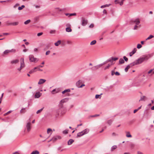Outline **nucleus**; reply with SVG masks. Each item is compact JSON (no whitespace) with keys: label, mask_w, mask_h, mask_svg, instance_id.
Instances as JSON below:
<instances>
[{"label":"nucleus","mask_w":154,"mask_h":154,"mask_svg":"<svg viewBox=\"0 0 154 154\" xmlns=\"http://www.w3.org/2000/svg\"><path fill=\"white\" fill-rule=\"evenodd\" d=\"M64 91H65V93L67 92H69L71 91L69 89H65L64 90Z\"/></svg>","instance_id":"nucleus-46"},{"label":"nucleus","mask_w":154,"mask_h":154,"mask_svg":"<svg viewBox=\"0 0 154 154\" xmlns=\"http://www.w3.org/2000/svg\"><path fill=\"white\" fill-rule=\"evenodd\" d=\"M20 67L17 69V70L19 71H20L21 69L25 66L24 63V59L23 58H22L20 59Z\"/></svg>","instance_id":"nucleus-5"},{"label":"nucleus","mask_w":154,"mask_h":154,"mask_svg":"<svg viewBox=\"0 0 154 154\" xmlns=\"http://www.w3.org/2000/svg\"><path fill=\"white\" fill-rule=\"evenodd\" d=\"M94 24L93 23H92L91 24V25L89 26V27L90 28H92L94 27Z\"/></svg>","instance_id":"nucleus-55"},{"label":"nucleus","mask_w":154,"mask_h":154,"mask_svg":"<svg viewBox=\"0 0 154 154\" xmlns=\"http://www.w3.org/2000/svg\"><path fill=\"white\" fill-rule=\"evenodd\" d=\"M140 26V25L139 26H137V25H136L134 27V29L136 30L138 28H139Z\"/></svg>","instance_id":"nucleus-43"},{"label":"nucleus","mask_w":154,"mask_h":154,"mask_svg":"<svg viewBox=\"0 0 154 154\" xmlns=\"http://www.w3.org/2000/svg\"><path fill=\"white\" fill-rule=\"evenodd\" d=\"M12 111V110H10V111H8V112H7L6 113H5L4 114V116H5L6 115L8 114L11 113Z\"/></svg>","instance_id":"nucleus-45"},{"label":"nucleus","mask_w":154,"mask_h":154,"mask_svg":"<svg viewBox=\"0 0 154 154\" xmlns=\"http://www.w3.org/2000/svg\"><path fill=\"white\" fill-rule=\"evenodd\" d=\"M145 98H146L145 96H143L141 97L140 99L139 100V101H140L145 100Z\"/></svg>","instance_id":"nucleus-37"},{"label":"nucleus","mask_w":154,"mask_h":154,"mask_svg":"<svg viewBox=\"0 0 154 154\" xmlns=\"http://www.w3.org/2000/svg\"><path fill=\"white\" fill-rule=\"evenodd\" d=\"M50 51H47L46 53V55H48L50 53Z\"/></svg>","instance_id":"nucleus-56"},{"label":"nucleus","mask_w":154,"mask_h":154,"mask_svg":"<svg viewBox=\"0 0 154 154\" xmlns=\"http://www.w3.org/2000/svg\"><path fill=\"white\" fill-rule=\"evenodd\" d=\"M43 108H42V109L38 110L36 112V113L38 114V113L41 112L43 110Z\"/></svg>","instance_id":"nucleus-42"},{"label":"nucleus","mask_w":154,"mask_h":154,"mask_svg":"<svg viewBox=\"0 0 154 154\" xmlns=\"http://www.w3.org/2000/svg\"><path fill=\"white\" fill-rule=\"evenodd\" d=\"M12 154H20V153L18 151H16L14 152Z\"/></svg>","instance_id":"nucleus-58"},{"label":"nucleus","mask_w":154,"mask_h":154,"mask_svg":"<svg viewBox=\"0 0 154 154\" xmlns=\"http://www.w3.org/2000/svg\"><path fill=\"white\" fill-rule=\"evenodd\" d=\"M25 7L24 5H22L21 7H19L18 8V9L19 10H22L23 8H24Z\"/></svg>","instance_id":"nucleus-36"},{"label":"nucleus","mask_w":154,"mask_h":154,"mask_svg":"<svg viewBox=\"0 0 154 154\" xmlns=\"http://www.w3.org/2000/svg\"><path fill=\"white\" fill-rule=\"evenodd\" d=\"M123 59L126 62H127L128 61V58L125 56L123 57Z\"/></svg>","instance_id":"nucleus-47"},{"label":"nucleus","mask_w":154,"mask_h":154,"mask_svg":"<svg viewBox=\"0 0 154 154\" xmlns=\"http://www.w3.org/2000/svg\"><path fill=\"white\" fill-rule=\"evenodd\" d=\"M103 14H106L107 11L106 10L104 9L103 11Z\"/></svg>","instance_id":"nucleus-62"},{"label":"nucleus","mask_w":154,"mask_h":154,"mask_svg":"<svg viewBox=\"0 0 154 154\" xmlns=\"http://www.w3.org/2000/svg\"><path fill=\"white\" fill-rule=\"evenodd\" d=\"M117 148L116 145H114L112 146L111 149V151H112L116 149Z\"/></svg>","instance_id":"nucleus-27"},{"label":"nucleus","mask_w":154,"mask_h":154,"mask_svg":"<svg viewBox=\"0 0 154 154\" xmlns=\"http://www.w3.org/2000/svg\"><path fill=\"white\" fill-rule=\"evenodd\" d=\"M26 109L25 108H23L20 111V113H24L26 112L25 110Z\"/></svg>","instance_id":"nucleus-35"},{"label":"nucleus","mask_w":154,"mask_h":154,"mask_svg":"<svg viewBox=\"0 0 154 154\" xmlns=\"http://www.w3.org/2000/svg\"><path fill=\"white\" fill-rule=\"evenodd\" d=\"M19 5V4H17L14 6V8H16L17 6H18Z\"/></svg>","instance_id":"nucleus-64"},{"label":"nucleus","mask_w":154,"mask_h":154,"mask_svg":"<svg viewBox=\"0 0 154 154\" xmlns=\"http://www.w3.org/2000/svg\"><path fill=\"white\" fill-rule=\"evenodd\" d=\"M7 26L12 25V23L10 22L9 21H7L5 22Z\"/></svg>","instance_id":"nucleus-32"},{"label":"nucleus","mask_w":154,"mask_h":154,"mask_svg":"<svg viewBox=\"0 0 154 154\" xmlns=\"http://www.w3.org/2000/svg\"><path fill=\"white\" fill-rule=\"evenodd\" d=\"M60 91V89L59 88H56L51 91V93L52 94H54L58 93Z\"/></svg>","instance_id":"nucleus-7"},{"label":"nucleus","mask_w":154,"mask_h":154,"mask_svg":"<svg viewBox=\"0 0 154 154\" xmlns=\"http://www.w3.org/2000/svg\"><path fill=\"white\" fill-rule=\"evenodd\" d=\"M18 62L19 60H18L16 59L11 61V64H16L18 63Z\"/></svg>","instance_id":"nucleus-22"},{"label":"nucleus","mask_w":154,"mask_h":154,"mask_svg":"<svg viewBox=\"0 0 154 154\" xmlns=\"http://www.w3.org/2000/svg\"><path fill=\"white\" fill-rule=\"evenodd\" d=\"M126 136L128 137H132L131 135L130 134V132H126Z\"/></svg>","instance_id":"nucleus-25"},{"label":"nucleus","mask_w":154,"mask_h":154,"mask_svg":"<svg viewBox=\"0 0 154 154\" xmlns=\"http://www.w3.org/2000/svg\"><path fill=\"white\" fill-rule=\"evenodd\" d=\"M69 100V98H66L62 99L60 102V104L63 106V104L67 102Z\"/></svg>","instance_id":"nucleus-8"},{"label":"nucleus","mask_w":154,"mask_h":154,"mask_svg":"<svg viewBox=\"0 0 154 154\" xmlns=\"http://www.w3.org/2000/svg\"><path fill=\"white\" fill-rule=\"evenodd\" d=\"M43 33L42 32H40L38 33L37 34V36H39L40 35H42V34Z\"/></svg>","instance_id":"nucleus-57"},{"label":"nucleus","mask_w":154,"mask_h":154,"mask_svg":"<svg viewBox=\"0 0 154 154\" xmlns=\"http://www.w3.org/2000/svg\"><path fill=\"white\" fill-rule=\"evenodd\" d=\"M153 56V54H146L142 56L138 59L128 65L125 68V71L127 72L128 69L131 67L136 65L141 64L145 61L149 59L152 57Z\"/></svg>","instance_id":"nucleus-1"},{"label":"nucleus","mask_w":154,"mask_h":154,"mask_svg":"<svg viewBox=\"0 0 154 154\" xmlns=\"http://www.w3.org/2000/svg\"><path fill=\"white\" fill-rule=\"evenodd\" d=\"M121 0V1L120 2H119V3L120 5H122L123 4V2H124V0Z\"/></svg>","instance_id":"nucleus-50"},{"label":"nucleus","mask_w":154,"mask_h":154,"mask_svg":"<svg viewBox=\"0 0 154 154\" xmlns=\"http://www.w3.org/2000/svg\"><path fill=\"white\" fill-rule=\"evenodd\" d=\"M114 74H115V72L114 71H112L111 72V75H113Z\"/></svg>","instance_id":"nucleus-63"},{"label":"nucleus","mask_w":154,"mask_h":154,"mask_svg":"<svg viewBox=\"0 0 154 154\" xmlns=\"http://www.w3.org/2000/svg\"><path fill=\"white\" fill-rule=\"evenodd\" d=\"M28 121L26 124V129L28 132H29L31 129V124L30 122L31 120L30 119H29Z\"/></svg>","instance_id":"nucleus-4"},{"label":"nucleus","mask_w":154,"mask_h":154,"mask_svg":"<svg viewBox=\"0 0 154 154\" xmlns=\"http://www.w3.org/2000/svg\"><path fill=\"white\" fill-rule=\"evenodd\" d=\"M66 31L68 32H71L72 31V29H71L70 27H67L66 28Z\"/></svg>","instance_id":"nucleus-28"},{"label":"nucleus","mask_w":154,"mask_h":154,"mask_svg":"<svg viewBox=\"0 0 154 154\" xmlns=\"http://www.w3.org/2000/svg\"><path fill=\"white\" fill-rule=\"evenodd\" d=\"M153 37H154V36L153 35H150L148 38H147L146 39V40H149V39L153 38Z\"/></svg>","instance_id":"nucleus-33"},{"label":"nucleus","mask_w":154,"mask_h":154,"mask_svg":"<svg viewBox=\"0 0 154 154\" xmlns=\"http://www.w3.org/2000/svg\"><path fill=\"white\" fill-rule=\"evenodd\" d=\"M76 15V13H72V14H69V16H75V15Z\"/></svg>","instance_id":"nucleus-54"},{"label":"nucleus","mask_w":154,"mask_h":154,"mask_svg":"<svg viewBox=\"0 0 154 154\" xmlns=\"http://www.w3.org/2000/svg\"><path fill=\"white\" fill-rule=\"evenodd\" d=\"M74 106V105L73 104H72L70 105L69 106V108H68L70 110V109H71L73 108V107Z\"/></svg>","instance_id":"nucleus-40"},{"label":"nucleus","mask_w":154,"mask_h":154,"mask_svg":"<svg viewBox=\"0 0 154 154\" xmlns=\"http://www.w3.org/2000/svg\"><path fill=\"white\" fill-rule=\"evenodd\" d=\"M42 95V93H40L39 92H38L35 93V98H38Z\"/></svg>","instance_id":"nucleus-13"},{"label":"nucleus","mask_w":154,"mask_h":154,"mask_svg":"<svg viewBox=\"0 0 154 154\" xmlns=\"http://www.w3.org/2000/svg\"><path fill=\"white\" fill-rule=\"evenodd\" d=\"M113 136H116L118 135V134L115 132H113L112 134Z\"/></svg>","instance_id":"nucleus-48"},{"label":"nucleus","mask_w":154,"mask_h":154,"mask_svg":"<svg viewBox=\"0 0 154 154\" xmlns=\"http://www.w3.org/2000/svg\"><path fill=\"white\" fill-rule=\"evenodd\" d=\"M110 5V4H106L105 5L101 6L100 8H105V7H108Z\"/></svg>","instance_id":"nucleus-31"},{"label":"nucleus","mask_w":154,"mask_h":154,"mask_svg":"<svg viewBox=\"0 0 154 154\" xmlns=\"http://www.w3.org/2000/svg\"><path fill=\"white\" fill-rule=\"evenodd\" d=\"M110 66V65L109 64L108 65L106 66V67H105V68H104V69L105 70H106V69H108L109 67Z\"/></svg>","instance_id":"nucleus-52"},{"label":"nucleus","mask_w":154,"mask_h":154,"mask_svg":"<svg viewBox=\"0 0 154 154\" xmlns=\"http://www.w3.org/2000/svg\"><path fill=\"white\" fill-rule=\"evenodd\" d=\"M16 52V50L15 49H12L11 50H5L3 52L4 54H7L10 53H15Z\"/></svg>","instance_id":"nucleus-6"},{"label":"nucleus","mask_w":154,"mask_h":154,"mask_svg":"<svg viewBox=\"0 0 154 154\" xmlns=\"http://www.w3.org/2000/svg\"><path fill=\"white\" fill-rule=\"evenodd\" d=\"M55 9H56L58 10H59V11H63V9H60L59 8H56Z\"/></svg>","instance_id":"nucleus-53"},{"label":"nucleus","mask_w":154,"mask_h":154,"mask_svg":"<svg viewBox=\"0 0 154 154\" xmlns=\"http://www.w3.org/2000/svg\"><path fill=\"white\" fill-rule=\"evenodd\" d=\"M96 43V41L95 40H93L90 43L91 45H93L95 44Z\"/></svg>","instance_id":"nucleus-38"},{"label":"nucleus","mask_w":154,"mask_h":154,"mask_svg":"<svg viewBox=\"0 0 154 154\" xmlns=\"http://www.w3.org/2000/svg\"><path fill=\"white\" fill-rule=\"evenodd\" d=\"M101 67V65L99 64L97 66L93 67L92 68V69L93 70H95Z\"/></svg>","instance_id":"nucleus-14"},{"label":"nucleus","mask_w":154,"mask_h":154,"mask_svg":"<svg viewBox=\"0 0 154 154\" xmlns=\"http://www.w3.org/2000/svg\"><path fill=\"white\" fill-rule=\"evenodd\" d=\"M38 51V49L37 48H35L34 49V52H37Z\"/></svg>","instance_id":"nucleus-60"},{"label":"nucleus","mask_w":154,"mask_h":154,"mask_svg":"<svg viewBox=\"0 0 154 154\" xmlns=\"http://www.w3.org/2000/svg\"><path fill=\"white\" fill-rule=\"evenodd\" d=\"M82 25L83 26H85L87 24L88 21L86 20H85L84 18H82Z\"/></svg>","instance_id":"nucleus-11"},{"label":"nucleus","mask_w":154,"mask_h":154,"mask_svg":"<svg viewBox=\"0 0 154 154\" xmlns=\"http://www.w3.org/2000/svg\"><path fill=\"white\" fill-rule=\"evenodd\" d=\"M29 61L31 62H33L34 63H36L39 60V59L38 58L34 57V56L32 54H30L29 55Z\"/></svg>","instance_id":"nucleus-3"},{"label":"nucleus","mask_w":154,"mask_h":154,"mask_svg":"<svg viewBox=\"0 0 154 154\" xmlns=\"http://www.w3.org/2000/svg\"><path fill=\"white\" fill-rule=\"evenodd\" d=\"M83 135H84V134L82 131L77 133V137H79L82 136Z\"/></svg>","instance_id":"nucleus-19"},{"label":"nucleus","mask_w":154,"mask_h":154,"mask_svg":"<svg viewBox=\"0 0 154 154\" xmlns=\"http://www.w3.org/2000/svg\"><path fill=\"white\" fill-rule=\"evenodd\" d=\"M125 62L124 60L122 58H120L119 61V64H122L124 63Z\"/></svg>","instance_id":"nucleus-29"},{"label":"nucleus","mask_w":154,"mask_h":154,"mask_svg":"<svg viewBox=\"0 0 154 154\" xmlns=\"http://www.w3.org/2000/svg\"><path fill=\"white\" fill-rule=\"evenodd\" d=\"M84 135L88 134L89 131V129L88 128H86L82 131Z\"/></svg>","instance_id":"nucleus-17"},{"label":"nucleus","mask_w":154,"mask_h":154,"mask_svg":"<svg viewBox=\"0 0 154 154\" xmlns=\"http://www.w3.org/2000/svg\"><path fill=\"white\" fill-rule=\"evenodd\" d=\"M115 74L116 75H120V73L118 72H116L115 73Z\"/></svg>","instance_id":"nucleus-59"},{"label":"nucleus","mask_w":154,"mask_h":154,"mask_svg":"<svg viewBox=\"0 0 154 154\" xmlns=\"http://www.w3.org/2000/svg\"><path fill=\"white\" fill-rule=\"evenodd\" d=\"M112 60H114V61H116V60H117L118 59V57H112Z\"/></svg>","instance_id":"nucleus-51"},{"label":"nucleus","mask_w":154,"mask_h":154,"mask_svg":"<svg viewBox=\"0 0 154 154\" xmlns=\"http://www.w3.org/2000/svg\"><path fill=\"white\" fill-rule=\"evenodd\" d=\"M137 49L136 48H134L132 51L130 52L129 53V55L130 57L132 56L136 51Z\"/></svg>","instance_id":"nucleus-15"},{"label":"nucleus","mask_w":154,"mask_h":154,"mask_svg":"<svg viewBox=\"0 0 154 154\" xmlns=\"http://www.w3.org/2000/svg\"><path fill=\"white\" fill-rule=\"evenodd\" d=\"M30 22V20H26V21H25L24 22V24L26 25V24H27L28 23H29Z\"/></svg>","instance_id":"nucleus-39"},{"label":"nucleus","mask_w":154,"mask_h":154,"mask_svg":"<svg viewBox=\"0 0 154 154\" xmlns=\"http://www.w3.org/2000/svg\"><path fill=\"white\" fill-rule=\"evenodd\" d=\"M74 142V140L72 139H70L68 142V144L69 145H71Z\"/></svg>","instance_id":"nucleus-21"},{"label":"nucleus","mask_w":154,"mask_h":154,"mask_svg":"<svg viewBox=\"0 0 154 154\" xmlns=\"http://www.w3.org/2000/svg\"><path fill=\"white\" fill-rule=\"evenodd\" d=\"M63 133L64 134H67L68 133V130H65L63 131Z\"/></svg>","instance_id":"nucleus-49"},{"label":"nucleus","mask_w":154,"mask_h":154,"mask_svg":"<svg viewBox=\"0 0 154 154\" xmlns=\"http://www.w3.org/2000/svg\"><path fill=\"white\" fill-rule=\"evenodd\" d=\"M85 86V85L84 84H82L79 86V88H82L84 86Z\"/></svg>","instance_id":"nucleus-61"},{"label":"nucleus","mask_w":154,"mask_h":154,"mask_svg":"<svg viewBox=\"0 0 154 154\" xmlns=\"http://www.w3.org/2000/svg\"><path fill=\"white\" fill-rule=\"evenodd\" d=\"M39 152L37 150H35V151H33L30 154H39Z\"/></svg>","instance_id":"nucleus-26"},{"label":"nucleus","mask_w":154,"mask_h":154,"mask_svg":"<svg viewBox=\"0 0 154 154\" xmlns=\"http://www.w3.org/2000/svg\"><path fill=\"white\" fill-rule=\"evenodd\" d=\"M82 81L81 80H79L77 81L76 83V86L78 88H79L80 85V84L82 83Z\"/></svg>","instance_id":"nucleus-18"},{"label":"nucleus","mask_w":154,"mask_h":154,"mask_svg":"<svg viewBox=\"0 0 154 154\" xmlns=\"http://www.w3.org/2000/svg\"><path fill=\"white\" fill-rule=\"evenodd\" d=\"M102 94H100L98 95L97 94L95 96V98L96 99L100 98V99L101 97V95Z\"/></svg>","instance_id":"nucleus-34"},{"label":"nucleus","mask_w":154,"mask_h":154,"mask_svg":"<svg viewBox=\"0 0 154 154\" xmlns=\"http://www.w3.org/2000/svg\"><path fill=\"white\" fill-rule=\"evenodd\" d=\"M38 68V67H35L34 69H31L29 72V74H32L35 72L36 71V69Z\"/></svg>","instance_id":"nucleus-16"},{"label":"nucleus","mask_w":154,"mask_h":154,"mask_svg":"<svg viewBox=\"0 0 154 154\" xmlns=\"http://www.w3.org/2000/svg\"><path fill=\"white\" fill-rule=\"evenodd\" d=\"M134 22L135 23L136 25H138L140 23V22L138 19H136Z\"/></svg>","instance_id":"nucleus-20"},{"label":"nucleus","mask_w":154,"mask_h":154,"mask_svg":"<svg viewBox=\"0 0 154 154\" xmlns=\"http://www.w3.org/2000/svg\"><path fill=\"white\" fill-rule=\"evenodd\" d=\"M61 138V137L59 136H55L52 138L50 141H52L54 142L56 141L58 139H60Z\"/></svg>","instance_id":"nucleus-9"},{"label":"nucleus","mask_w":154,"mask_h":154,"mask_svg":"<svg viewBox=\"0 0 154 154\" xmlns=\"http://www.w3.org/2000/svg\"><path fill=\"white\" fill-rule=\"evenodd\" d=\"M46 81V80L44 79H39V82H38V85H41L43 84Z\"/></svg>","instance_id":"nucleus-12"},{"label":"nucleus","mask_w":154,"mask_h":154,"mask_svg":"<svg viewBox=\"0 0 154 154\" xmlns=\"http://www.w3.org/2000/svg\"><path fill=\"white\" fill-rule=\"evenodd\" d=\"M112 120H109L107 122L108 124H109V125H110L112 123Z\"/></svg>","instance_id":"nucleus-41"},{"label":"nucleus","mask_w":154,"mask_h":154,"mask_svg":"<svg viewBox=\"0 0 154 154\" xmlns=\"http://www.w3.org/2000/svg\"><path fill=\"white\" fill-rule=\"evenodd\" d=\"M149 76H151L154 74V68L150 69L147 72Z\"/></svg>","instance_id":"nucleus-10"},{"label":"nucleus","mask_w":154,"mask_h":154,"mask_svg":"<svg viewBox=\"0 0 154 154\" xmlns=\"http://www.w3.org/2000/svg\"><path fill=\"white\" fill-rule=\"evenodd\" d=\"M19 24L18 22H14L12 23V26H17V25Z\"/></svg>","instance_id":"nucleus-30"},{"label":"nucleus","mask_w":154,"mask_h":154,"mask_svg":"<svg viewBox=\"0 0 154 154\" xmlns=\"http://www.w3.org/2000/svg\"><path fill=\"white\" fill-rule=\"evenodd\" d=\"M66 112V109L65 108L63 107V106L58 109L57 111V113L58 115L62 116Z\"/></svg>","instance_id":"nucleus-2"},{"label":"nucleus","mask_w":154,"mask_h":154,"mask_svg":"<svg viewBox=\"0 0 154 154\" xmlns=\"http://www.w3.org/2000/svg\"><path fill=\"white\" fill-rule=\"evenodd\" d=\"M142 46L140 44H138L137 45V48L138 49H140L142 47Z\"/></svg>","instance_id":"nucleus-44"},{"label":"nucleus","mask_w":154,"mask_h":154,"mask_svg":"<svg viewBox=\"0 0 154 154\" xmlns=\"http://www.w3.org/2000/svg\"><path fill=\"white\" fill-rule=\"evenodd\" d=\"M61 43V41L60 40H58L57 42L54 43V45L57 46H59Z\"/></svg>","instance_id":"nucleus-24"},{"label":"nucleus","mask_w":154,"mask_h":154,"mask_svg":"<svg viewBox=\"0 0 154 154\" xmlns=\"http://www.w3.org/2000/svg\"><path fill=\"white\" fill-rule=\"evenodd\" d=\"M53 132L52 130L50 128H49L48 129L47 131V133L48 134H50V135H51L52 133Z\"/></svg>","instance_id":"nucleus-23"}]
</instances>
